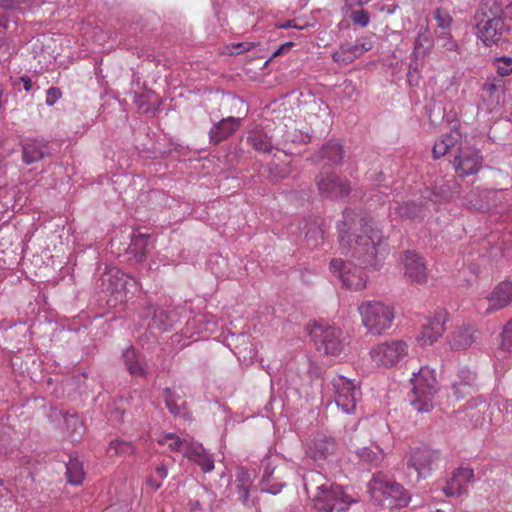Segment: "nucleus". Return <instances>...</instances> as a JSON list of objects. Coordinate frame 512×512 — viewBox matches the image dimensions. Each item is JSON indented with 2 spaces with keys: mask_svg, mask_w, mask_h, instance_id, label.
<instances>
[{
  "mask_svg": "<svg viewBox=\"0 0 512 512\" xmlns=\"http://www.w3.org/2000/svg\"><path fill=\"white\" fill-rule=\"evenodd\" d=\"M338 240L341 253L350 255L357 264L332 259L330 271L344 287L356 291L364 289L367 282L364 270L377 269L388 254L381 230L372 218L347 209L343 221L338 224Z\"/></svg>",
  "mask_w": 512,
  "mask_h": 512,
  "instance_id": "f257e3e1",
  "label": "nucleus"
},
{
  "mask_svg": "<svg viewBox=\"0 0 512 512\" xmlns=\"http://www.w3.org/2000/svg\"><path fill=\"white\" fill-rule=\"evenodd\" d=\"M303 486L315 512H346L360 503L353 488L337 484L317 470L304 473Z\"/></svg>",
  "mask_w": 512,
  "mask_h": 512,
  "instance_id": "f03ea898",
  "label": "nucleus"
},
{
  "mask_svg": "<svg viewBox=\"0 0 512 512\" xmlns=\"http://www.w3.org/2000/svg\"><path fill=\"white\" fill-rule=\"evenodd\" d=\"M307 364L310 379L319 387L322 398L331 394L336 406L343 413H354L362 396L360 382L342 375L320 378L319 368L310 361H307Z\"/></svg>",
  "mask_w": 512,
  "mask_h": 512,
  "instance_id": "7ed1b4c3",
  "label": "nucleus"
},
{
  "mask_svg": "<svg viewBox=\"0 0 512 512\" xmlns=\"http://www.w3.org/2000/svg\"><path fill=\"white\" fill-rule=\"evenodd\" d=\"M459 130L452 129L449 133L442 135L433 146V155L440 158L452 151H456L453 159V166L460 177L474 175L480 171L483 164L481 152L474 147L464 145Z\"/></svg>",
  "mask_w": 512,
  "mask_h": 512,
  "instance_id": "20e7f679",
  "label": "nucleus"
},
{
  "mask_svg": "<svg viewBox=\"0 0 512 512\" xmlns=\"http://www.w3.org/2000/svg\"><path fill=\"white\" fill-rule=\"evenodd\" d=\"M454 181L447 182L446 184L430 189L426 187L420 193L419 199L423 200L416 203L415 200H404L402 192L399 187L393 190L394 206L390 207V216L392 218L399 217L401 219L417 220L423 219L426 212L434 208L439 202L449 199L451 196L452 188L455 187Z\"/></svg>",
  "mask_w": 512,
  "mask_h": 512,
  "instance_id": "39448f33",
  "label": "nucleus"
},
{
  "mask_svg": "<svg viewBox=\"0 0 512 512\" xmlns=\"http://www.w3.org/2000/svg\"><path fill=\"white\" fill-rule=\"evenodd\" d=\"M475 20L477 36L487 46L498 44L507 31L502 9L494 0H487L481 5Z\"/></svg>",
  "mask_w": 512,
  "mask_h": 512,
  "instance_id": "423d86ee",
  "label": "nucleus"
},
{
  "mask_svg": "<svg viewBox=\"0 0 512 512\" xmlns=\"http://www.w3.org/2000/svg\"><path fill=\"white\" fill-rule=\"evenodd\" d=\"M367 487L372 501L376 504L389 508H401L410 502L409 493L381 472L373 474Z\"/></svg>",
  "mask_w": 512,
  "mask_h": 512,
  "instance_id": "0eeeda50",
  "label": "nucleus"
},
{
  "mask_svg": "<svg viewBox=\"0 0 512 512\" xmlns=\"http://www.w3.org/2000/svg\"><path fill=\"white\" fill-rule=\"evenodd\" d=\"M136 309L137 311L132 321L139 327L144 326V323L148 321L147 330L152 335L171 330L177 322V314L174 310L156 307L147 299L138 301Z\"/></svg>",
  "mask_w": 512,
  "mask_h": 512,
  "instance_id": "6e6552de",
  "label": "nucleus"
},
{
  "mask_svg": "<svg viewBox=\"0 0 512 512\" xmlns=\"http://www.w3.org/2000/svg\"><path fill=\"white\" fill-rule=\"evenodd\" d=\"M412 396L410 403L418 412H429L434 405L437 392L435 371L423 366L418 372H413L410 379Z\"/></svg>",
  "mask_w": 512,
  "mask_h": 512,
  "instance_id": "1a4fd4ad",
  "label": "nucleus"
},
{
  "mask_svg": "<svg viewBox=\"0 0 512 512\" xmlns=\"http://www.w3.org/2000/svg\"><path fill=\"white\" fill-rule=\"evenodd\" d=\"M512 192L508 189H475L470 192L466 204L479 211L502 213L511 207Z\"/></svg>",
  "mask_w": 512,
  "mask_h": 512,
  "instance_id": "9d476101",
  "label": "nucleus"
},
{
  "mask_svg": "<svg viewBox=\"0 0 512 512\" xmlns=\"http://www.w3.org/2000/svg\"><path fill=\"white\" fill-rule=\"evenodd\" d=\"M363 325L372 334L379 335L392 326L394 312L392 308L377 301H366L359 308Z\"/></svg>",
  "mask_w": 512,
  "mask_h": 512,
  "instance_id": "9b49d317",
  "label": "nucleus"
},
{
  "mask_svg": "<svg viewBox=\"0 0 512 512\" xmlns=\"http://www.w3.org/2000/svg\"><path fill=\"white\" fill-rule=\"evenodd\" d=\"M409 346L403 340L378 343L370 350V357L377 366L390 368L403 362L408 356Z\"/></svg>",
  "mask_w": 512,
  "mask_h": 512,
  "instance_id": "f8f14e48",
  "label": "nucleus"
},
{
  "mask_svg": "<svg viewBox=\"0 0 512 512\" xmlns=\"http://www.w3.org/2000/svg\"><path fill=\"white\" fill-rule=\"evenodd\" d=\"M309 335L317 349L325 354L338 355L343 349L342 331L339 328L315 322Z\"/></svg>",
  "mask_w": 512,
  "mask_h": 512,
  "instance_id": "ddd939ff",
  "label": "nucleus"
},
{
  "mask_svg": "<svg viewBox=\"0 0 512 512\" xmlns=\"http://www.w3.org/2000/svg\"><path fill=\"white\" fill-rule=\"evenodd\" d=\"M480 99L489 113L497 112L506 102L504 82L496 78L486 81L480 88Z\"/></svg>",
  "mask_w": 512,
  "mask_h": 512,
  "instance_id": "4468645a",
  "label": "nucleus"
},
{
  "mask_svg": "<svg viewBox=\"0 0 512 512\" xmlns=\"http://www.w3.org/2000/svg\"><path fill=\"white\" fill-rule=\"evenodd\" d=\"M372 48V42L366 37L357 38L354 43H341L339 48L333 52L332 59L335 63L346 66L355 59L361 57Z\"/></svg>",
  "mask_w": 512,
  "mask_h": 512,
  "instance_id": "2eb2a0df",
  "label": "nucleus"
},
{
  "mask_svg": "<svg viewBox=\"0 0 512 512\" xmlns=\"http://www.w3.org/2000/svg\"><path fill=\"white\" fill-rule=\"evenodd\" d=\"M438 457V451L427 447L417 448L411 452L407 462L408 469H413L418 479H425L430 475Z\"/></svg>",
  "mask_w": 512,
  "mask_h": 512,
  "instance_id": "dca6fc26",
  "label": "nucleus"
},
{
  "mask_svg": "<svg viewBox=\"0 0 512 512\" xmlns=\"http://www.w3.org/2000/svg\"><path fill=\"white\" fill-rule=\"evenodd\" d=\"M447 320V313L440 310L434 314L432 318L426 320L422 324V329L417 335V341L420 345H432L444 333L445 322Z\"/></svg>",
  "mask_w": 512,
  "mask_h": 512,
  "instance_id": "f3484780",
  "label": "nucleus"
},
{
  "mask_svg": "<svg viewBox=\"0 0 512 512\" xmlns=\"http://www.w3.org/2000/svg\"><path fill=\"white\" fill-rule=\"evenodd\" d=\"M337 450L336 440L325 433L319 432L314 435L306 449L308 457L316 462L327 460Z\"/></svg>",
  "mask_w": 512,
  "mask_h": 512,
  "instance_id": "a211bd4d",
  "label": "nucleus"
},
{
  "mask_svg": "<svg viewBox=\"0 0 512 512\" xmlns=\"http://www.w3.org/2000/svg\"><path fill=\"white\" fill-rule=\"evenodd\" d=\"M102 286L111 294L121 295L136 286V280L118 268H109L102 277Z\"/></svg>",
  "mask_w": 512,
  "mask_h": 512,
  "instance_id": "6ab92c4d",
  "label": "nucleus"
},
{
  "mask_svg": "<svg viewBox=\"0 0 512 512\" xmlns=\"http://www.w3.org/2000/svg\"><path fill=\"white\" fill-rule=\"evenodd\" d=\"M495 411H499V409L482 397H478L467 403L465 414L474 426H484L492 423Z\"/></svg>",
  "mask_w": 512,
  "mask_h": 512,
  "instance_id": "aec40b11",
  "label": "nucleus"
},
{
  "mask_svg": "<svg viewBox=\"0 0 512 512\" xmlns=\"http://www.w3.org/2000/svg\"><path fill=\"white\" fill-rule=\"evenodd\" d=\"M319 192L327 198L337 199L345 197L350 192L347 181L332 173H321L317 180Z\"/></svg>",
  "mask_w": 512,
  "mask_h": 512,
  "instance_id": "412c9836",
  "label": "nucleus"
},
{
  "mask_svg": "<svg viewBox=\"0 0 512 512\" xmlns=\"http://www.w3.org/2000/svg\"><path fill=\"white\" fill-rule=\"evenodd\" d=\"M474 478V472L470 468L460 467L453 472L450 479L446 481L440 490L447 497L460 496L467 491V488Z\"/></svg>",
  "mask_w": 512,
  "mask_h": 512,
  "instance_id": "4be33fe9",
  "label": "nucleus"
},
{
  "mask_svg": "<svg viewBox=\"0 0 512 512\" xmlns=\"http://www.w3.org/2000/svg\"><path fill=\"white\" fill-rule=\"evenodd\" d=\"M512 362V318L504 326L501 343L495 352L494 367L496 372L506 370Z\"/></svg>",
  "mask_w": 512,
  "mask_h": 512,
  "instance_id": "5701e85b",
  "label": "nucleus"
},
{
  "mask_svg": "<svg viewBox=\"0 0 512 512\" xmlns=\"http://www.w3.org/2000/svg\"><path fill=\"white\" fill-rule=\"evenodd\" d=\"M404 274L407 279L419 284L427 280V267L423 258L413 251H406L402 259Z\"/></svg>",
  "mask_w": 512,
  "mask_h": 512,
  "instance_id": "b1692460",
  "label": "nucleus"
},
{
  "mask_svg": "<svg viewBox=\"0 0 512 512\" xmlns=\"http://www.w3.org/2000/svg\"><path fill=\"white\" fill-rule=\"evenodd\" d=\"M52 155V149L48 142L39 139L28 138L22 142V160L30 165Z\"/></svg>",
  "mask_w": 512,
  "mask_h": 512,
  "instance_id": "393cba45",
  "label": "nucleus"
},
{
  "mask_svg": "<svg viewBox=\"0 0 512 512\" xmlns=\"http://www.w3.org/2000/svg\"><path fill=\"white\" fill-rule=\"evenodd\" d=\"M384 457V452L379 446L362 447L355 452V459L360 471H371L381 468L384 463Z\"/></svg>",
  "mask_w": 512,
  "mask_h": 512,
  "instance_id": "a878e982",
  "label": "nucleus"
},
{
  "mask_svg": "<svg viewBox=\"0 0 512 512\" xmlns=\"http://www.w3.org/2000/svg\"><path fill=\"white\" fill-rule=\"evenodd\" d=\"M226 340L232 352L240 361L247 362L255 357L256 350L250 342V335L246 333H232Z\"/></svg>",
  "mask_w": 512,
  "mask_h": 512,
  "instance_id": "bb28decb",
  "label": "nucleus"
},
{
  "mask_svg": "<svg viewBox=\"0 0 512 512\" xmlns=\"http://www.w3.org/2000/svg\"><path fill=\"white\" fill-rule=\"evenodd\" d=\"M489 306L486 314L500 310L512 302V282H501L487 297Z\"/></svg>",
  "mask_w": 512,
  "mask_h": 512,
  "instance_id": "cd10ccee",
  "label": "nucleus"
},
{
  "mask_svg": "<svg viewBox=\"0 0 512 512\" xmlns=\"http://www.w3.org/2000/svg\"><path fill=\"white\" fill-rule=\"evenodd\" d=\"M184 456L189 460L198 464L205 473H209L214 469V459L198 442H189L185 448Z\"/></svg>",
  "mask_w": 512,
  "mask_h": 512,
  "instance_id": "c85d7f7f",
  "label": "nucleus"
},
{
  "mask_svg": "<svg viewBox=\"0 0 512 512\" xmlns=\"http://www.w3.org/2000/svg\"><path fill=\"white\" fill-rule=\"evenodd\" d=\"M476 385V374L469 368H461L452 384L453 394L457 399L469 395Z\"/></svg>",
  "mask_w": 512,
  "mask_h": 512,
  "instance_id": "c756f323",
  "label": "nucleus"
},
{
  "mask_svg": "<svg viewBox=\"0 0 512 512\" xmlns=\"http://www.w3.org/2000/svg\"><path fill=\"white\" fill-rule=\"evenodd\" d=\"M241 119L236 117H228L219 121L214 125L210 132V139L214 143H220L231 136L240 126Z\"/></svg>",
  "mask_w": 512,
  "mask_h": 512,
  "instance_id": "7c9ffc66",
  "label": "nucleus"
},
{
  "mask_svg": "<svg viewBox=\"0 0 512 512\" xmlns=\"http://www.w3.org/2000/svg\"><path fill=\"white\" fill-rule=\"evenodd\" d=\"M476 330L470 325H463L453 331L449 338L452 350L460 351L470 347L475 341Z\"/></svg>",
  "mask_w": 512,
  "mask_h": 512,
  "instance_id": "2f4dec72",
  "label": "nucleus"
},
{
  "mask_svg": "<svg viewBox=\"0 0 512 512\" xmlns=\"http://www.w3.org/2000/svg\"><path fill=\"white\" fill-rule=\"evenodd\" d=\"M255 475L244 467H238L235 471L234 485L236 486V493L238 500L243 504H248L250 486L253 483Z\"/></svg>",
  "mask_w": 512,
  "mask_h": 512,
  "instance_id": "473e14b6",
  "label": "nucleus"
},
{
  "mask_svg": "<svg viewBox=\"0 0 512 512\" xmlns=\"http://www.w3.org/2000/svg\"><path fill=\"white\" fill-rule=\"evenodd\" d=\"M343 153V147L340 142L330 140L322 146L317 157L326 165H339L343 160Z\"/></svg>",
  "mask_w": 512,
  "mask_h": 512,
  "instance_id": "72a5a7b5",
  "label": "nucleus"
},
{
  "mask_svg": "<svg viewBox=\"0 0 512 512\" xmlns=\"http://www.w3.org/2000/svg\"><path fill=\"white\" fill-rule=\"evenodd\" d=\"M247 143L256 151L270 153L273 149L271 137L262 128L248 131Z\"/></svg>",
  "mask_w": 512,
  "mask_h": 512,
  "instance_id": "f704fd0d",
  "label": "nucleus"
},
{
  "mask_svg": "<svg viewBox=\"0 0 512 512\" xmlns=\"http://www.w3.org/2000/svg\"><path fill=\"white\" fill-rule=\"evenodd\" d=\"M124 364L129 373L134 377H144L146 375V367L140 359L139 354L133 346H129L122 354Z\"/></svg>",
  "mask_w": 512,
  "mask_h": 512,
  "instance_id": "c9c22d12",
  "label": "nucleus"
},
{
  "mask_svg": "<svg viewBox=\"0 0 512 512\" xmlns=\"http://www.w3.org/2000/svg\"><path fill=\"white\" fill-rule=\"evenodd\" d=\"M64 423L67 437L70 441L72 443L80 441L85 433V427L81 418L77 414L65 415Z\"/></svg>",
  "mask_w": 512,
  "mask_h": 512,
  "instance_id": "e433bc0d",
  "label": "nucleus"
},
{
  "mask_svg": "<svg viewBox=\"0 0 512 512\" xmlns=\"http://www.w3.org/2000/svg\"><path fill=\"white\" fill-rule=\"evenodd\" d=\"M150 237L148 234L134 231L131 236V243L129 246L130 252L135 256L137 261H142L147 255Z\"/></svg>",
  "mask_w": 512,
  "mask_h": 512,
  "instance_id": "4c0bfd02",
  "label": "nucleus"
},
{
  "mask_svg": "<svg viewBox=\"0 0 512 512\" xmlns=\"http://www.w3.org/2000/svg\"><path fill=\"white\" fill-rule=\"evenodd\" d=\"M67 481L71 485H80L84 479L85 473L82 463L76 458H70L66 463Z\"/></svg>",
  "mask_w": 512,
  "mask_h": 512,
  "instance_id": "58836bf2",
  "label": "nucleus"
},
{
  "mask_svg": "<svg viewBox=\"0 0 512 512\" xmlns=\"http://www.w3.org/2000/svg\"><path fill=\"white\" fill-rule=\"evenodd\" d=\"M157 442L159 445L167 446L173 452H183L185 454V448L190 441L182 439L174 433H167L161 436Z\"/></svg>",
  "mask_w": 512,
  "mask_h": 512,
  "instance_id": "ea45409f",
  "label": "nucleus"
},
{
  "mask_svg": "<svg viewBox=\"0 0 512 512\" xmlns=\"http://www.w3.org/2000/svg\"><path fill=\"white\" fill-rule=\"evenodd\" d=\"M134 451L135 448L131 441L120 439L111 440L107 448V453L110 456H127L133 454Z\"/></svg>",
  "mask_w": 512,
  "mask_h": 512,
  "instance_id": "a19ab883",
  "label": "nucleus"
},
{
  "mask_svg": "<svg viewBox=\"0 0 512 512\" xmlns=\"http://www.w3.org/2000/svg\"><path fill=\"white\" fill-rule=\"evenodd\" d=\"M168 476V468L164 463L158 464L147 478V485L153 490H158Z\"/></svg>",
  "mask_w": 512,
  "mask_h": 512,
  "instance_id": "79ce46f5",
  "label": "nucleus"
},
{
  "mask_svg": "<svg viewBox=\"0 0 512 512\" xmlns=\"http://www.w3.org/2000/svg\"><path fill=\"white\" fill-rule=\"evenodd\" d=\"M433 19L436 21L437 29L435 32L450 31L453 18L450 13L442 8H437L433 12Z\"/></svg>",
  "mask_w": 512,
  "mask_h": 512,
  "instance_id": "37998d69",
  "label": "nucleus"
},
{
  "mask_svg": "<svg viewBox=\"0 0 512 512\" xmlns=\"http://www.w3.org/2000/svg\"><path fill=\"white\" fill-rule=\"evenodd\" d=\"M435 41L438 47L449 51V52H457L458 44L453 39L450 31L444 32H435Z\"/></svg>",
  "mask_w": 512,
  "mask_h": 512,
  "instance_id": "c03bdc74",
  "label": "nucleus"
},
{
  "mask_svg": "<svg viewBox=\"0 0 512 512\" xmlns=\"http://www.w3.org/2000/svg\"><path fill=\"white\" fill-rule=\"evenodd\" d=\"M163 397L166 407L173 415L179 417L185 416V412L183 410L184 402L182 401L181 403H177L176 399L174 398V393L170 388L164 389Z\"/></svg>",
  "mask_w": 512,
  "mask_h": 512,
  "instance_id": "a18cd8bd",
  "label": "nucleus"
},
{
  "mask_svg": "<svg viewBox=\"0 0 512 512\" xmlns=\"http://www.w3.org/2000/svg\"><path fill=\"white\" fill-rule=\"evenodd\" d=\"M346 15L352 22L360 27H366L369 24L370 17L363 8H344Z\"/></svg>",
  "mask_w": 512,
  "mask_h": 512,
  "instance_id": "49530a36",
  "label": "nucleus"
},
{
  "mask_svg": "<svg viewBox=\"0 0 512 512\" xmlns=\"http://www.w3.org/2000/svg\"><path fill=\"white\" fill-rule=\"evenodd\" d=\"M276 470V465L274 464V460L271 457H265L261 461V480L260 484L269 483L274 480V472Z\"/></svg>",
  "mask_w": 512,
  "mask_h": 512,
  "instance_id": "de8ad7c7",
  "label": "nucleus"
},
{
  "mask_svg": "<svg viewBox=\"0 0 512 512\" xmlns=\"http://www.w3.org/2000/svg\"><path fill=\"white\" fill-rule=\"evenodd\" d=\"M497 73L504 77L512 74V57L502 56L495 61Z\"/></svg>",
  "mask_w": 512,
  "mask_h": 512,
  "instance_id": "09e8293b",
  "label": "nucleus"
},
{
  "mask_svg": "<svg viewBox=\"0 0 512 512\" xmlns=\"http://www.w3.org/2000/svg\"><path fill=\"white\" fill-rule=\"evenodd\" d=\"M254 46H255L254 42L244 41V42L232 43L228 47V49H229L230 54L238 55L243 52L250 51Z\"/></svg>",
  "mask_w": 512,
  "mask_h": 512,
  "instance_id": "8fccbe9b",
  "label": "nucleus"
},
{
  "mask_svg": "<svg viewBox=\"0 0 512 512\" xmlns=\"http://www.w3.org/2000/svg\"><path fill=\"white\" fill-rule=\"evenodd\" d=\"M261 485V491L265 493H269L272 495L279 494L282 489L285 487V483L281 481H270L269 483L260 484Z\"/></svg>",
  "mask_w": 512,
  "mask_h": 512,
  "instance_id": "3c124183",
  "label": "nucleus"
},
{
  "mask_svg": "<svg viewBox=\"0 0 512 512\" xmlns=\"http://www.w3.org/2000/svg\"><path fill=\"white\" fill-rule=\"evenodd\" d=\"M62 96L58 87H50L46 92L45 103L47 106H53Z\"/></svg>",
  "mask_w": 512,
  "mask_h": 512,
  "instance_id": "603ef678",
  "label": "nucleus"
},
{
  "mask_svg": "<svg viewBox=\"0 0 512 512\" xmlns=\"http://www.w3.org/2000/svg\"><path fill=\"white\" fill-rule=\"evenodd\" d=\"M418 63L416 61L410 62L409 70L407 73V79L410 85H416L418 83Z\"/></svg>",
  "mask_w": 512,
  "mask_h": 512,
  "instance_id": "864d4df0",
  "label": "nucleus"
},
{
  "mask_svg": "<svg viewBox=\"0 0 512 512\" xmlns=\"http://www.w3.org/2000/svg\"><path fill=\"white\" fill-rule=\"evenodd\" d=\"M133 102L137 105L138 109L143 112H148L150 110V106L147 103L146 96L143 94L134 93Z\"/></svg>",
  "mask_w": 512,
  "mask_h": 512,
  "instance_id": "5fc2aeb1",
  "label": "nucleus"
},
{
  "mask_svg": "<svg viewBox=\"0 0 512 512\" xmlns=\"http://www.w3.org/2000/svg\"><path fill=\"white\" fill-rule=\"evenodd\" d=\"M275 27L278 28V29H288V28H294V29H298V30H302L304 29V25H299L296 20L292 19V20H287V21H284V22H280V23H277L275 24Z\"/></svg>",
  "mask_w": 512,
  "mask_h": 512,
  "instance_id": "6e6d98bb",
  "label": "nucleus"
},
{
  "mask_svg": "<svg viewBox=\"0 0 512 512\" xmlns=\"http://www.w3.org/2000/svg\"><path fill=\"white\" fill-rule=\"evenodd\" d=\"M372 0H345L344 8H362Z\"/></svg>",
  "mask_w": 512,
  "mask_h": 512,
  "instance_id": "4d7b16f0",
  "label": "nucleus"
},
{
  "mask_svg": "<svg viewBox=\"0 0 512 512\" xmlns=\"http://www.w3.org/2000/svg\"><path fill=\"white\" fill-rule=\"evenodd\" d=\"M20 84H22L23 89L26 92H29L32 89V81H31L30 77H28L26 75L21 76L18 79V81L14 83L15 86L20 85Z\"/></svg>",
  "mask_w": 512,
  "mask_h": 512,
  "instance_id": "13d9d810",
  "label": "nucleus"
},
{
  "mask_svg": "<svg viewBox=\"0 0 512 512\" xmlns=\"http://www.w3.org/2000/svg\"><path fill=\"white\" fill-rule=\"evenodd\" d=\"M293 46V44L291 42H287L285 44H283L282 46H280L274 53H273V56H277V55H280L282 53H284L285 51H289L291 49V47Z\"/></svg>",
  "mask_w": 512,
  "mask_h": 512,
  "instance_id": "bf43d9fd",
  "label": "nucleus"
},
{
  "mask_svg": "<svg viewBox=\"0 0 512 512\" xmlns=\"http://www.w3.org/2000/svg\"><path fill=\"white\" fill-rule=\"evenodd\" d=\"M189 505H190V510L192 512H199L202 509V506L198 500H190Z\"/></svg>",
  "mask_w": 512,
  "mask_h": 512,
  "instance_id": "052dcab7",
  "label": "nucleus"
},
{
  "mask_svg": "<svg viewBox=\"0 0 512 512\" xmlns=\"http://www.w3.org/2000/svg\"><path fill=\"white\" fill-rule=\"evenodd\" d=\"M8 153L2 147V140L0 139V169L2 168L3 161L7 157Z\"/></svg>",
  "mask_w": 512,
  "mask_h": 512,
  "instance_id": "680f3d73",
  "label": "nucleus"
},
{
  "mask_svg": "<svg viewBox=\"0 0 512 512\" xmlns=\"http://www.w3.org/2000/svg\"><path fill=\"white\" fill-rule=\"evenodd\" d=\"M14 4V0H0V6L3 8H11Z\"/></svg>",
  "mask_w": 512,
  "mask_h": 512,
  "instance_id": "e2e57ef3",
  "label": "nucleus"
},
{
  "mask_svg": "<svg viewBox=\"0 0 512 512\" xmlns=\"http://www.w3.org/2000/svg\"><path fill=\"white\" fill-rule=\"evenodd\" d=\"M6 494H8V490L3 486L2 480H0V498H3Z\"/></svg>",
  "mask_w": 512,
  "mask_h": 512,
  "instance_id": "0e129e2a",
  "label": "nucleus"
},
{
  "mask_svg": "<svg viewBox=\"0 0 512 512\" xmlns=\"http://www.w3.org/2000/svg\"><path fill=\"white\" fill-rule=\"evenodd\" d=\"M315 234H320V235L322 236L321 231H318V232H317V231H311V230H310V231H308V232L306 233V237L308 238V240H310V238H312Z\"/></svg>",
  "mask_w": 512,
  "mask_h": 512,
  "instance_id": "69168bd1",
  "label": "nucleus"
},
{
  "mask_svg": "<svg viewBox=\"0 0 512 512\" xmlns=\"http://www.w3.org/2000/svg\"><path fill=\"white\" fill-rule=\"evenodd\" d=\"M383 195H384L383 191H378V193L375 194L374 197H377V201H382Z\"/></svg>",
  "mask_w": 512,
  "mask_h": 512,
  "instance_id": "338daca9",
  "label": "nucleus"
},
{
  "mask_svg": "<svg viewBox=\"0 0 512 512\" xmlns=\"http://www.w3.org/2000/svg\"><path fill=\"white\" fill-rule=\"evenodd\" d=\"M220 14H221L220 11H218V10L215 11V16L217 17L219 22H221V15Z\"/></svg>",
  "mask_w": 512,
  "mask_h": 512,
  "instance_id": "774afa93",
  "label": "nucleus"
}]
</instances>
